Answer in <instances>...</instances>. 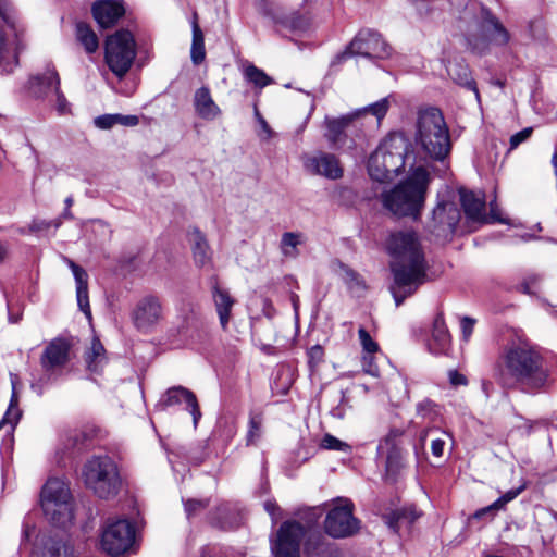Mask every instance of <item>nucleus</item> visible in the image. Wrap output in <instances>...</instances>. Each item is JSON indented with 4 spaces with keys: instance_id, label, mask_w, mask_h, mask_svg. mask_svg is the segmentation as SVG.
<instances>
[{
    "instance_id": "nucleus-37",
    "label": "nucleus",
    "mask_w": 557,
    "mask_h": 557,
    "mask_svg": "<svg viewBox=\"0 0 557 557\" xmlns=\"http://www.w3.org/2000/svg\"><path fill=\"white\" fill-rule=\"evenodd\" d=\"M263 417L260 412H250L248 421V430L246 434V444L255 445L262 435Z\"/></svg>"
},
{
    "instance_id": "nucleus-43",
    "label": "nucleus",
    "mask_w": 557,
    "mask_h": 557,
    "mask_svg": "<svg viewBox=\"0 0 557 557\" xmlns=\"http://www.w3.org/2000/svg\"><path fill=\"white\" fill-rule=\"evenodd\" d=\"M359 341L366 355H373L379 350L377 343L370 336L364 327L358 330Z\"/></svg>"
},
{
    "instance_id": "nucleus-29",
    "label": "nucleus",
    "mask_w": 557,
    "mask_h": 557,
    "mask_svg": "<svg viewBox=\"0 0 557 557\" xmlns=\"http://www.w3.org/2000/svg\"><path fill=\"white\" fill-rule=\"evenodd\" d=\"M451 79L459 86L474 92L475 98H480V92L469 66L463 61L451 63L448 69Z\"/></svg>"
},
{
    "instance_id": "nucleus-55",
    "label": "nucleus",
    "mask_w": 557,
    "mask_h": 557,
    "mask_svg": "<svg viewBox=\"0 0 557 557\" xmlns=\"http://www.w3.org/2000/svg\"><path fill=\"white\" fill-rule=\"evenodd\" d=\"M533 128L525 127L510 137V149H516L532 135Z\"/></svg>"
},
{
    "instance_id": "nucleus-50",
    "label": "nucleus",
    "mask_w": 557,
    "mask_h": 557,
    "mask_svg": "<svg viewBox=\"0 0 557 557\" xmlns=\"http://www.w3.org/2000/svg\"><path fill=\"white\" fill-rule=\"evenodd\" d=\"M356 57L354 50L350 49V42L345 47V49L337 54L334 55L333 60L331 61V69H335L337 66H341L343 63H345L348 59Z\"/></svg>"
},
{
    "instance_id": "nucleus-54",
    "label": "nucleus",
    "mask_w": 557,
    "mask_h": 557,
    "mask_svg": "<svg viewBox=\"0 0 557 557\" xmlns=\"http://www.w3.org/2000/svg\"><path fill=\"white\" fill-rule=\"evenodd\" d=\"M116 124V114H103L95 119V125L101 129H109Z\"/></svg>"
},
{
    "instance_id": "nucleus-7",
    "label": "nucleus",
    "mask_w": 557,
    "mask_h": 557,
    "mask_svg": "<svg viewBox=\"0 0 557 557\" xmlns=\"http://www.w3.org/2000/svg\"><path fill=\"white\" fill-rule=\"evenodd\" d=\"M70 487L58 478H50L41 490L42 511L54 525L66 528L74 519Z\"/></svg>"
},
{
    "instance_id": "nucleus-12",
    "label": "nucleus",
    "mask_w": 557,
    "mask_h": 557,
    "mask_svg": "<svg viewBox=\"0 0 557 557\" xmlns=\"http://www.w3.org/2000/svg\"><path fill=\"white\" fill-rule=\"evenodd\" d=\"M350 49L356 57L367 59H387L393 53V48L383 38L382 34L372 28H362L350 41Z\"/></svg>"
},
{
    "instance_id": "nucleus-52",
    "label": "nucleus",
    "mask_w": 557,
    "mask_h": 557,
    "mask_svg": "<svg viewBox=\"0 0 557 557\" xmlns=\"http://www.w3.org/2000/svg\"><path fill=\"white\" fill-rule=\"evenodd\" d=\"M16 403H17L16 396H15V394H13V396L11 398L10 407L4 416V420L10 422L11 424H15L18 421L20 416H21L20 409L16 406Z\"/></svg>"
},
{
    "instance_id": "nucleus-19",
    "label": "nucleus",
    "mask_w": 557,
    "mask_h": 557,
    "mask_svg": "<svg viewBox=\"0 0 557 557\" xmlns=\"http://www.w3.org/2000/svg\"><path fill=\"white\" fill-rule=\"evenodd\" d=\"M273 23L277 32L288 30L293 33L305 32L310 27L311 16L300 12H285L281 9H267L263 12Z\"/></svg>"
},
{
    "instance_id": "nucleus-40",
    "label": "nucleus",
    "mask_w": 557,
    "mask_h": 557,
    "mask_svg": "<svg viewBox=\"0 0 557 557\" xmlns=\"http://www.w3.org/2000/svg\"><path fill=\"white\" fill-rule=\"evenodd\" d=\"M389 109V102L387 98H383L372 104H369L362 109V119L367 113L372 114L375 116L377 124L382 121V119L386 115L387 111Z\"/></svg>"
},
{
    "instance_id": "nucleus-33",
    "label": "nucleus",
    "mask_w": 557,
    "mask_h": 557,
    "mask_svg": "<svg viewBox=\"0 0 557 557\" xmlns=\"http://www.w3.org/2000/svg\"><path fill=\"white\" fill-rule=\"evenodd\" d=\"M193 41L190 48V58L195 65H199L206 58L205 36L198 25L196 17L193 21Z\"/></svg>"
},
{
    "instance_id": "nucleus-59",
    "label": "nucleus",
    "mask_w": 557,
    "mask_h": 557,
    "mask_svg": "<svg viewBox=\"0 0 557 557\" xmlns=\"http://www.w3.org/2000/svg\"><path fill=\"white\" fill-rule=\"evenodd\" d=\"M445 440L441 437H433L431 441V450L434 457H442L445 447Z\"/></svg>"
},
{
    "instance_id": "nucleus-11",
    "label": "nucleus",
    "mask_w": 557,
    "mask_h": 557,
    "mask_svg": "<svg viewBox=\"0 0 557 557\" xmlns=\"http://www.w3.org/2000/svg\"><path fill=\"white\" fill-rule=\"evenodd\" d=\"M135 540V528L127 519L108 520L101 534V547L112 556L131 548Z\"/></svg>"
},
{
    "instance_id": "nucleus-35",
    "label": "nucleus",
    "mask_w": 557,
    "mask_h": 557,
    "mask_svg": "<svg viewBox=\"0 0 557 557\" xmlns=\"http://www.w3.org/2000/svg\"><path fill=\"white\" fill-rule=\"evenodd\" d=\"M302 234L285 232L281 237L280 249L284 257L296 258L299 255L298 246L302 244Z\"/></svg>"
},
{
    "instance_id": "nucleus-28",
    "label": "nucleus",
    "mask_w": 557,
    "mask_h": 557,
    "mask_svg": "<svg viewBox=\"0 0 557 557\" xmlns=\"http://www.w3.org/2000/svg\"><path fill=\"white\" fill-rule=\"evenodd\" d=\"M37 557H67L70 546L58 536L44 535L37 547Z\"/></svg>"
},
{
    "instance_id": "nucleus-34",
    "label": "nucleus",
    "mask_w": 557,
    "mask_h": 557,
    "mask_svg": "<svg viewBox=\"0 0 557 557\" xmlns=\"http://www.w3.org/2000/svg\"><path fill=\"white\" fill-rule=\"evenodd\" d=\"M76 38L87 53L97 51L99 47L98 37L88 24L83 22L76 24Z\"/></svg>"
},
{
    "instance_id": "nucleus-39",
    "label": "nucleus",
    "mask_w": 557,
    "mask_h": 557,
    "mask_svg": "<svg viewBox=\"0 0 557 557\" xmlns=\"http://www.w3.org/2000/svg\"><path fill=\"white\" fill-rule=\"evenodd\" d=\"M50 71H55V70H54V67H48L45 73L35 75L30 78V90L38 98L46 97L50 92H54V86L53 85L49 86L47 84V79H42L41 84H38L37 82H35L37 77H44V76L48 75V73Z\"/></svg>"
},
{
    "instance_id": "nucleus-14",
    "label": "nucleus",
    "mask_w": 557,
    "mask_h": 557,
    "mask_svg": "<svg viewBox=\"0 0 557 557\" xmlns=\"http://www.w3.org/2000/svg\"><path fill=\"white\" fill-rule=\"evenodd\" d=\"M305 533L301 523L297 521L283 522L271 547L274 557H300V543Z\"/></svg>"
},
{
    "instance_id": "nucleus-46",
    "label": "nucleus",
    "mask_w": 557,
    "mask_h": 557,
    "mask_svg": "<svg viewBox=\"0 0 557 557\" xmlns=\"http://www.w3.org/2000/svg\"><path fill=\"white\" fill-rule=\"evenodd\" d=\"M407 520L408 516L405 510H394L385 516V522L391 530L398 532L400 522Z\"/></svg>"
},
{
    "instance_id": "nucleus-10",
    "label": "nucleus",
    "mask_w": 557,
    "mask_h": 557,
    "mask_svg": "<svg viewBox=\"0 0 557 557\" xmlns=\"http://www.w3.org/2000/svg\"><path fill=\"white\" fill-rule=\"evenodd\" d=\"M360 529V521L354 516V504L347 498H338L324 520V531L333 539L352 536Z\"/></svg>"
},
{
    "instance_id": "nucleus-17",
    "label": "nucleus",
    "mask_w": 557,
    "mask_h": 557,
    "mask_svg": "<svg viewBox=\"0 0 557 557\" xmlns=\"http://www.w3.org/2000/svg\"><path fill=\"white\" fill-rule=\"evenodd\" d=\"M132 319L137 330L150 331L162 319V305L160 299L153 295L143 297L132 312Z\"/></svg>"
},
{
    "instance_id": "nucleus-6",
    "label": "nucleus",
    "mask_w": 557,
    "mask_h": 557,
    "mask_svg": "<svg viewBox=\"0 0 557 557\" xmlns=\"http://www.w3.org/2000/svg\"><path fill=\"white\" fill-rule=\"evenodd\" d=\"M85 486L102 499H110L120 492L122 480L115 461L109 456H92L82 468Z\"/></svg>"
},
{
    "instance_id": "nucleus-13",
    "label": "nucleus",
    "mask_w": 557,
    "mask_h": 557,
    "mask_svg": "<svg viewBox=\"0 0 557 557\" xmlns=\"http://www.w3.org/2000/svg\"><path fill=\"white\" fill-rule=\"evenodd\" d=\"M325 134L327 141L333 147H342L345 138L350 133L354 136H360L363 127L362 111L355 110L339 117L326 116L324 120Z\"/></svg>"
},
{
    "instance_id": "nucleus-42",
    "label": "nucleus",
    "mask_w": 557,
    "mask_h": 557,
    "mask_svg": "<svg viewBox=\"0 0 557 557\" xmlns=\"http://www.w3.org/2000/svg\"><path fill=\"white\" fill-rule=\"evenodd\" d=\"M320 446L323 449L336 451H347L350 449V446L347 443L341 441L339 438L331 434H325L323 436Z\"/></svg>"
},
{
    "instance_id": "nucleus-58",
    "label": "nucleus",
    "mask_w": 557,
    "mask_h": 557,
    "mask_svg": "<svg viewBox=\"0 0 557 557\" xmlns=\"http://www.w3.org/2000/svg\"><path fill=\"white\" fill-rule=\"evenodd\" d=\"M475 320L469 317H465L461 320V331L465 341H468L473 333Z\"/></svg>"
},
{
    "instance_id": "nucleus-9",
    "label": "nucleus",
    "mask_w": 557,
    "mask_h": 557,
    "mask_svg": "<svg viewBox=\"0 0 557 557\" xmlns=\"http://www.w3.org/2000/svg\"><path fill=\"white\" fill-rule=\"evenodd\" d=\"M136 41L128 28H120L108 36L104 42V60L114 75H126L136 58Z\"/></svg>"
},
{
    "instance_id": "nucleus-4",
    "label": "nucleus",
    "mask_w": 557,
    "mask_h": 557,
    "mask_svg": "<svg viewBox=\"0 0 557 557\" xmlns=\"http://www.w3.org/2000/svg\"><path fill=\"white\" fill-rule=\"evenodd\" d=\"M414 140L424 158L434 161L447 158L451 149L450 135L440 109L430 107L419 111Z\"/></svg>"
},
{
    "instance_id": "nucleus-56",
    "label": "nucleus",
    "mask_w": 557,
    "mask_h": 557,
    "mask_svg": "<svg viewBox=\"0 0 557 557\" xmlns=\"http://www.w3.org/2000/svg\"><path fill=\"white\" fill-rule=\"evenodd\" d=\"M324 350L320 345H314L308 350L309 363L315 366L323 360Z\"/></svg>"
},
{
    "instance_id": "nucleus-30",
    "label": "nucleus",
    "mask_w": 557,
    "mask_h": 557,
    "mask_svg": "<svg viewBox=\"0 0 557 557\" xmlns=\"http://www.w3.org/2000/svg\"><path fill=\"white\" fill-rule=\"evenodd\" d=\"M190 242L195 263L198 267L210 265L212 261V251L205 235L198 228L193 230L190 233Z\"/></svg>"
},
{
    "instance_id": "nucleus-27",
    "label": "nucleus",
    "mask_w": 557,
    "mask_h": 557,
    "mask_svg": "<svg viewBox=\"0 0 557 557\" xmlns=\"http://www.w3.org/2000/svg\"><path fill=\"white\" fill-rule=\"evenodd\" d=\"M450 343V334L446 326L443 313H437L433 321L432 329V343H430V350L435 354L444 352Z\"/></svg>"
},
{
    "instance_id": "nucleus-57",
    "label": "nucleus",
    "mask_w": 557,
    "mask_h": 557,
    "mask_svg": "<svg viewBox=\"0 0 557 557\" xmlns=\"http://www.w3.org/2000/svg\"><path fill=\"white\" fill-rule=\"evenodd\" d=\"M346 404H347V400H346L345 394H344V392H341L339 404L330 411L331 416L336 419H344V417L346 414V409H345Z\"/></svg>"
},
{
    "instance_id": "nucleus-2",
    "label": "nucleus",
    "mask_w": 557,
    "mask_h": 557,
    "mask_svg": "<svg viewBox=\"0 0 557 557\" xmlns=\"http://www.w3.org/2000/svg\"><path fill=\"white\" fill-rule=\"evenodd\" d=\"M386 249L392 261L393 284L389 290L399 307L407 297L428 282V262L420 239L414 232L399 231L392 233L386 242Z\"/></svg>"
},
{
    "instance_id": "nucleus-3",
    "label": "nucleus",
    "mask_w": 557,
    "mask_h": 557,
    "mask_svg": "<svg viewBox=\"0 0 557 557\" xmlns=\"http://www.w3.org/2000/svg\"><path fill=\"white\" fill-rule=\"evenodd\" d=\"M430 181L426 169L414 168L406 180L383 194V206L395 215L418 219L424 206Z\"/></svg>"
},
{
    "instance_id": "nucleus-26",
    "label": "nucleus",
    "mask_w": 557,
    "mask_h": 557,
    "mask_svg": "<svg viewBox=\"0 0 557 557\" xmlns=\"http://www.w3.org/2000/svg\"><path fill=\"white\" fill-rule=\"evenodd\" d=\"M194 104L197 114L205 120H213L220 113L208 87H200L196 90Z\"/></svg>"
},
{
    "instance_id": "nucleus-23",
    "label": "nucleus",
    "mask_w": 557,
    "mask_h": 557,
    "mask_svg": "<svg viewBox=\"0 0 557 557\" xmlns=\"http://www.w3.org/2000/svg\"><path fill=\"white\" fill-rule=\"evenodd\" d=\"M460 202L468 220L473 222H488L485 215V198L483 194L460 189Z\"/></svg>"
},
{
    "instance_id": "nucleus-31",
    "label": "nucleus",
    "mask_w": 557,
    "mask_h": 557,
    "mask_svg": "<svg viewBox=\"0 0 557 557\" xmlns=\"http://www.w3.org/2000/svg\"><path fill=\"white\" fill-rule=\"evenodd\" d=\"M85 362L89 371L98 373L107 363L106 349L98 337H92L91 345L85 352Z\"/></svg>"
},
{
    "instance_id": "nucleus-49",
    "label": "nucleus",
    "mask_w": 557,
    "mask_h": 557,
    "mask_svg": "<svg viewBox=\"0 0 557 557\" xmlns=\"http://www.w3.org/2000/svg\"><path fill=\"white\" fill-rule=\"evenodd\" d=\"M341 275L349 287L361 285L359 274L345 264H341Z\"/></svg>"
},
{
    "instance_id": "nucleus-15",
    "label": "nucleus",
    "mask_w": 557,
    "mask_h": 557,
    "mask_svg": "<svg viewBox=\"0 0 557 557\" xmlns=\"http://www.w3.org/2000/svg\"><path fill=\"white\" fill-rule=\"evenodd\" d=\"M183 404L186 405L185 409L191 414L196 428L201 418L200 407L194 392L184 386L178 385L168 388L156 404V410L165 411L171 407Z\"/></svg>"
},
{
    "instance_id": "nucleus-1",
    "label": "nucleus",
    "mask_w": 557,
    "mask_h": 557,
    "mask_svg": "<svg viewBox=\"0 0 557 557\" xmlns=\"http://www.w3.org/2000/svg\"><path fill=\"white\" fill-rule=\"evenodd\" d=\"M495 374L505 388H518L534 394L548 381L541 352L525 338L509 339L500 349L495 363Z\"/></svg>"
},
{
    "instance_id": "nucleus-21",
    "label": "nucleus",
    "mask_w": 557,
    "mask_h": 557,
    "mask_svg": "<svg viewBox=\"0 0 557 557\" xmlns=\"http://www.w3.org/2000/svg\"><path fill=\"white\" fill-rule=\"evenodd\" d=\"M304 165L311 174L325 176L330 180H337L343 176V169L337 157L331 153L319 152L308 157Z\"/></svg>"
},
{
    "instance_id": "nucleus-63",
    "label": "nucleus",
    "mask_w": 557,
    "mask_h": 557,
    "mask_svg": "<svg viewBox=\"0 0 557 557\" xmlns=\"http://www.w3.org/2000/svg\"><path fill=\"white\" fill-rule=\"evenodd\" d=\"M35 532V527L28 524L27 522L23 523L22 530V545L30 540L32 534Z\"/></svg>"
},
{
    "instance_id": "nucleus-5",
    "label": "nucleus",
    "mask_w": 557,
    "mask_h": 557,
    "mask_svg": "<svg viewBox=\"0 0 557 557\" xmlns=\"http://www.w3.org/2000/svg\"><path fill=\"white\" fill-rule=\"evenodd\" d=\"M410 146L404 133H389L369 157L367 168L370 177L384 183L401 173Z\"/></svg>"
},
{
    "instance_id": "nucleus-47",
    "label": "nucleus",
    "mask_w": 557,
    "mask_h": 557,
    "mask_svg": "<svg viewBox=\"0 0 557 557\" xmlns=\"http://www.w3.org/2000/svg\"><path fill=\"white\" fill-rule=\"evenodd\" d=\"M329 549V544L324 543L321 536L310 539L306 543V550L309 554L322 556Z\"/></svg>"
},
{
    "instance_id": "nucleus-64",
    "label": "nucleus",
    "mask_w": 557,
    "mask_h": 557,
    "mask_svg": "<svg viewBox=\"0 0 557 557\" xmlns=\"http://www.w3.org/2000/svg\"><path fill=\"white\" fill-rule=\"evenodd\" d=\"M257 116L261 126L262 132L264 133V139H270L273 136V131L267 123V121L257 112Z\"/></svg>"
},
{
    "instance_id": "nucleus-53",
    "label": "nucleus",
    "mask_w": 557,
    "mask_h": 557,
    "mask_svg": "<svg viewBox=\"0 0 557 557\" xmlns=\"http://www.w3.org/2000/svg\"><path fill=\"white\" fill-rule=\"evenodd\" d=\"M61 224H62L61 218L52 220V221L39 220V221L33 222L30 230L34 232H39V231L48 230L51 226H53L57 230L61 226Z\"/></svg>"
},
{
    "instance_id": "nucleus-25",
    "label": "nucleus",
    "mask_w": 557,
    "mask_h": 557,
    "mask_svg": "<svg viewBox=\"0 0 557 557\" xmlns=\"http://www.w3.org/2000/svg\"><path fill=\"white\" fill-rule=\"evenodd\" d=\"M209 523L221 530H230L237 525L236 510L228 503H222L209 515Z\"/></svg>"
},
{
    "instance_id": "nucleus-41",
    "label": "nucleus",
    "mask_w": 557,
    "mask_h": 557,
    "mask_svg": "<svg viewBox=\"0 0 557 557\" xmlns=\"http://www.w3.org/2000/svg\"><path fill=\"white\" fill-rule=\"evenodd\" d=\"M386 454V468L388 471H395L401 466L403 450L400 446H385Z\"/></svg>"
},
{
    "instance_id": "nucleus-36",
    "label": "nucleus",
    "mask_w": 557,
    "mask_h": 557,
    "mask_svg": "<svg viewBox=\"0 0 557 557\" xmlns=\"http://www.w3.org/2000/svg\"><path fill=\"white\" fill-rule=\"evenodd\" d=\"M42 79H47L49 86H54V95L57 97V110L59 113H65L67 111L69 103L65 96L60 90V77L57 71H50L48 75L44 77H37L35 82L41 84Z\"/></svg>"
},
{
    "instance_id": "nucleus-24",
    "label": "nucleus",
    "mask_w": 557,
    "mask_h": 557,
    "mask_svg": "<svg viewBox=\"0 0 557 557\" xmlns=\"http://www.w3.org/2000/svg\"><path fill=\"white\" fill-rule=\"evenodd\" d=\"M66 264L72 270L76 284V298L79 309L84 312L88 320L91 319V310L88 297V274L87 272L73 260L64 258Z\"/></svg>"
},
{
    "instance_id": "nucleus-51",
    "label": "nucleus",
    "mask_w": 557,
    "mask_h": 557,
    "mask_svg": "<svg viewBox=\"0 0 557 557\" xmlns=\"http://www.w3.org/2000/svg\"><path fill=\"white\" fill-rule=\"evenodd\" d=\"M362 369L363 371L373 376V377H377L380 376V369L379 367L374 363V357L373 355H364L362 357Z\"/></svg>"
},
{
    "instance_id": "nucleus-45",
    "label": "nucleus",
    "mask_w": 557,
    "mask_h": 557,
    "mask_svg": "<svg viewBox=\"0 0 557 557\" xmlns=\"http://www.w3.org/2000/svg\"><path fill=\"white\" fill-rule=\"evenodd\" d=\"M525 484L520 485L517 488H512L507 491L504 495H502L499 498H497L494 502V507H497L498 509H503L506 504L517 498L524 490Z\"/></svg>"
},
{
    "instance_id": "nucleus-44",
    "label": "nucleus",
    "mask_w": 557,
    "mask_h": 557,
    "mask_svg": "<svg viewBox=\"0 0 557 557\" xmlns=\"http://www.w3.org/2000/svg\"><path fill=\"white\" fill-rule=\"evenodd\" d=\"M209 505L208 499H195L190 498L184 502L185 512L188 519L195 517L202 510H205Z\"/></svg>"
},
{
    "instance_id": "nucleus-48",
    "label": "nucleus",
    "mask_w": 557,
    "mask_h": 557,
    "mask_svg": "<svg viewBox=\"0 0 557 557\" xmlns=\"http://www.w3.org/2000/svg\"><path fill=\"white\" fill-rule=\"evenodd\" d=\"M404 432L399 429H392L385 438L380 443L377 449H384V446H400Z\"/></svg>"
},
{
    "instance_id": "nucleus-8",
    "label": "nucleus",
    "mask_w": 557,
    "mask_h": 557,
    "mask_svg": "<svg viewBox=\"0 0 557 557\" xmlns=\"http://www.w3.org/2000/svg\"><path fill=\"white\" fill-rule=\"evenodd\" d=\"M71 341L61 336L46 345L39 359L41 374L37 383L32 384L33 389L40 393L44 386L55 383L63 375L71 360Z\"/></svg>"
},
{
    "instance_id": "nucleus-22",
    "label": "nucleus",
    "mask_w": 557,
    "mask_h": 557,
    "mask_svg": "<svg viewBox=\"0 0 557 557\" xmlns=\"http://www.w3.org/2000/svg\"><path fill=\"white\" fill-rule=\"evenodd\" d=\"M481 16V29L488 41L495 46H506L510 41V34L502 22L486 7L482 8Z\"/></svg>"
},
{
    "instance_id": "nucleus-18",
    "label": "nucleus",
    "mask_w": 557,
    "mask_h": 557,
    "mask_svg": "<svg viewBox=\"0 0 557 557\" xmlns=\"http://www.w3.org/2000/svg\"><path fill=\"white\" fill-rule=\"evenodd\" d=\"M209 285L219 323L222 330L226 331L233 318L232 311L236 305V299L231 295L228 289L221 286L216 275L210 277Z\"/></svg>"
},
{
    "instance_id": "nucleus-32",
    "label": "nucleus",
    "mask_w": 557,
    "mask_h": 557,
    "mask_svg": "<svg viewBox=\"0 0 557 557\" xmlns=\"http://www.w3.org/2000/svg\"><path fill=\"white\" fill-rule=\"evenodd\" d=\"M97 432L98 430L90 425L73 430L67 434V446L77 450L87 448L97 436Z\"/></svg>"
},
{
    "instance_id": "nucleus-60",
    "label": "nucleus",
    "mask_w": 557,
    "mask_h": 557,
    "mask_svg": "<svg viewBox=\"0 0 557 557\" xmlns=\"http://www.w3.org/2000/svg\"><path fill=\"white\" fill-rule=\"evenodd\" d=\"M117 124L124 126H136L139 123V119L137 115H123L116 114Z\"/></svg>"
},
{
    "instance_id": "nucleus-16",
    "label": "nucleus",
    "mask_w": 557,
    "mask_h": 557,
    "mask_svg": "<svg viewBox=\"0 0 557 557\" xmlns=\"http://www.w3.org/2000/svg\"><path fill=\"white\" fill-rule=\"evenodd\" d=\"M460 216L454 202H438L432 212L429 228L436 237L446 239L455 234Z\"/></svg>"
},
{
    "instance_id": "nucleus-61",
    "label": "nucleus",
    "mask_w": 557,
    "mask_h": 557,
    "mask_svg": "<svg viewBox=\"0 0 557 557\" xmlns=\"http://www.w3.org/2000/svg\"><path fill=\"white\" fill-rule=\"evenodd\" d=\"M449 382L454 386L467 385V377L456 370L449 371Z\"/></svg>"
},
{
    "instance_id": "nucleus-20",
    "label": "nucleus",
    "mask_w": 557,
    "mask_h": 557,
    "mask_svg": "<svg viewBox=\"0 0 557 557\" xmlns=\"http://www.w3.org/2000/svg\"><path fill=\"white\" fill-rule=\"evenodd\" d=\"M123 0H98L91 7V13L101 28H111L125 15Z\"/></svg>"
},
{
    "instance_id": "nucleus-38",
    "label": "nucleus",
    "mask_w": 557,
    "mask_h": 557,
    "mask_svg": "<svg viewBox=\"0 0 557 557\" xmlns=\"http://www.w3.org/2000/svg\"><path fill=\"white\" fill-rule=\"evenodd\" d=\"M245 78L258 88H263L272 83V78L268 76L263 70L253 64H248L244 69Z\"/></svg>"
},
{
    "instance_id": "nucleus-62",
    "label": "nucleus",
    "mask_w": 557,
    "mask_h": 557,
    "mask_svg": "<svg viewBox=\"0 0 557 557\" xmlns=\"http://www.w3.org/2000/svg\"><path fill=\"white\" fill-rule=\"evenodd\" d=\"M264 509L272 517V519L274 521L277 520L280 507L277 506V504L274 500H271V499L267 500L264 503Z\"/></svg>"
}]
</instances>
